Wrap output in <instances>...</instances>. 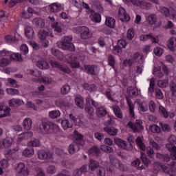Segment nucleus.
I'll use <instances>...</instances> for the list:
<instances>
[{
  "label": "nucleus",
  "mask_w": 176,
  "mask_h": 176,
  "mask_svg": "<svg viewBox=\"0 0 176 176\" xmlns=\"http://www.w3.org/2000/svg\"><path fill=\"white\" fill-rule=\"evenodd\" d=\"M72 42V37L65 36L63 37L62 41L59 43L58 46L60 49L63 50H69V52H75V45Z\"/></svg>",
  "instance_id": "1"
},
{
  "label": "nucleus",
  "mask_w": 176,
  "mask_h": 176,
  "mask_svg": "<svg viewBox=\"0 0 176 176\" xmlns=\"http://www.w3.org/2000/svg\"><path fill=\"white\" fill-rule=\"evenodd\" d=\"M109 160L110 164L113 167H115V168H118L120 170V171H122L123 173H126L129 171V168L126 165L123 164L120 160H119L116 157H115L113 155H109Z\"/></svg>",
  "instance_id": "2"
},
{
  "label": "nucleus",
  "mask_w": 176,
  "mask_h": 176,
  "mask_svg": "<svg viewBox=\"0 0 176 176\" xmlns=\"http://www.w3.org/2000/svg\"><path fill=\"white\" fill-rule=\"evenodd\" d=\"M11 61H23V58L21 57V54L16 53L12 54L10 56V59L6 58H3L0 59V67H8L10 65Z\"/></svg>",
  "instance_id": "3"
},
{
  "label": "nucleus",
  "mask_w": 176,
  "mask_h": 176,
  "mask_svg": "<svg viewBox=\"0 0 176 176\" xmlns=\"http://www.w3.org/2000/svg\"><path fill=\"white\" fill-rule=\"evenodd\" d=\"M86 102L88 104L91 103V105H93V107H95L96 116L100 119H101L102 118H104V116H105L107 115V113H108L107 109H105V107H98V104L96 103L94 100H93L90 98H87L86 100Z\"/></svg>",
  "instance_id": "4"
},
{
  "label": "nucleus",
  "mask_w": 176,
  "mask_h": 176,
  "mask_svg": "<svg viewBox=\"0 0 176 176\" xmlns=\"http://www.w3.org/2000/svg\"><path fill=\"white\" fill-rule=\"evenodd\" d=\"M53 130V123L49 121H42L39 124L38 131L41 134H49Z\"/></svg>",
  "instance_id": "5"
},
{
  "label": "nucleus",
  "mask_w": 176,
  "mask_h": 176,
  "mask_svg": "<svg viewBox=\"0 0 176 176\" xmlns=\"http://www.w3.org/2000/svg\"><path fill=\"white\" fill-rule=\"evenodd\" d=\"M127 126L131 129L134 133H141L144 130V126H142V120H136L135 123L129 122L127 124Z\"/></svg>",
  "instance_id": "6"
},
{
  "label": "nucleus",
  "mask_w": 176,
  "mask_h": 176,
  "mask_svg": "<svg viewBox=\"0 0 176 176\" xmlns=\"http://www.w3.org/2000/svg\"><path fill=\"white\" fill-rule=\"evenodd\" d=\"M77 31L80 32V36L82 39H89V38H91L90 30H89V28L86 26H79L77 28Z\"/></svg>",
  "instance_id": "7"
},
{
  "label": "nucleus",
  "mask_w": 176,
  "mask_h": 176,
  "mask_svg": "<svg viewBox=\"0 0 176 176\" xmlns=\"http://www.w3.org/2000/svg\"><path fill=\"white\" fill-rule=\"evenodd\" d=\"M73 142L76 144L78 146H83L85 144V140H83V135L78 132V131H74L73 136Z\"/></svg>",
  "instance_id": "8"
},
{
  "label": "nucleus",
  "mask_w": 176,
  "mask_h": 176,
  "mask_svg": "<svg viewBox=\"0 0 176 176\" xmlns=\"http://www.w3.org/2000/svg\"><path fill=\"white\" fill-rule=\"evenodd\" d=\"M67 62L72 67V68H79L80 65L78 60V56L76 54L69 55L67 58Z\"/></svg>",
  "instance_id": "9"
},
{
  "label": "nucleus",
  "mask_w": 176,
  "mask_h": 176,
  "mask_svg": "<svg viewBox=\"0 0 176 176\" xmlns=\"http://www.w3.org/2000/svg\"><path fill=\"white\" fill-rule=\"evenodd\" d=\"M38 157L40 160H50V159H53V153L49 151L40 150L38 152Z\"/></svg>",
  "instance_id": "10"
},
{
  "label": "nucleus",
  "mask_w": 176,
  "mask_h": 176,
  "mask_svg": "<svg viewBox=\"0 0 176 176\" xmlns=\"http://www.w3.org/2000/svg\"><path fill=\"white\" fill-rule=\"evenodd\" d=\"M16 170L17 171L18 176H27L29 174L28 169L23 162L18 164Z\"/></svg>",
  "instance_id": "11"
},
{
  "label": "nucleus",
  "mask_w": 176,
  "mask_h": 176,
  "mask_svg": "<svg viewBox=\"0 0 176 176\" xmlns=\"http://www.w3.org/2000/svg\"><path fill=\"white\" fill-rule=\"evenodd\" d=\"M118 17L121 21H130V15L126 12V10L122 7H120L118 10Z\"/></svg>",
  "instance_id": "12"
},
{
  "label": "nucleus",
  "mask_w": 176,
  "mask_h": 176,
  "mask_svg": "<svg viewBox=\"0 0 176 176\" xmlns=\"http://www.w3.org/2000/svg\"><path fill=\"white\" fill-rule=\"evenodd\" d=\"M175 136L174 135H171L169 138V142L166 144V148L170 152H173L176 149L175 146Z\"/></svg>",
  "instance_id": "13"
},
{
  "label": "nucleus",
  "mask_w": 176,
  "mask_h": 176,
  "mask_svg": "<svg viewBox=\"0 0 176 176\" xmlns=\"http://www.w3.org/2000/svg\"><path fill=\"white\" fill-rule=\"evenodd\" d=\"M8 105L11 108H19L21 105H24V101L19 98H12L8 100Z\"/></svg>",
  "instance_id": "14"
},
{
  "label": "nucleus",
  "mask_w": 176,
  "mask_h": 176,
  "mask_svg": "<svg viewBox=\"0 0 176 176\" xmlns=\"http://www.w3.org/2000/svg\"><path fill=\"white\" fill-rule=\"evenodd\" d=\"M13 140L7 138L0 140V149H8L12 146Z\"/></svg>",
  "instance_id": "15"
},
{
  "label": "nucleus",
  "mask_w": 176,
  "mask_h": 176,
  "mask_svg": "<svg viewBox=\"0 0 176 176\" xmlns=\"http://www.w3.org/2000/svg\"><path fill=\"white\" fill-rule=\"evenodd\" d=\"M50 64H51L52 67H53L54 68H58L60 71H62V72H64L65 74H69V72H70V71L68 69V68L61 65V64H60L59 63H58L56 61L51 60Z\"/></svg>",
  "instance_id": "16"
},
{
  "label": "nucleus",
  "mask_w": 176,
  "mask_h": 176,
  "mask_svg": "<svg viewBox=\"0 0 176 176\" xmlns=\"http://www.w3.org/2000/svg\"><path fill=\"white\" fill-rule=\"evenodd\" d=\"M103 130L105 133L109 134V135H111L112 137L118 135V133H119V130L118 129L112 126H105Z\"/></svg>",
  "instance_id": "17"
},
{
  "label": "nucleus",
  "mask_w": 176,
  "mask_h": 176,
  "mask_svg": "<svg viewBox=\"0 0 176 176\" xmlns=\"http://www.w3.org/2000/svg\"><path fill=\"white\" fill-rule=\"evenodd\" d=\"M51 13H57L60 10H63V6L58 3H53L49 6Z\"/></svg>",
  "instance_id": "18"
},
{
  "label": "nucleus",
  "mask_w": 176,
  "mask_h": 176,
  "mask_svg": "<svg viewBox=\"0 0 176 176\" xmlns=\"http://www.w3.org/2000/svg\"><path fill=\"white\" fill-rule=\"evenodd\" d=\"M88 167L90 171H96V170L100 167V162L93 159H90L88 163Z\"/></svg>",
  "instance_id": "19"
},
{
  "label": "nucleus",
  "mask_w": 176,
  "mask_h": 176,
  "mask_svg": "<svg viewBox=\"0 0 176 176\" xmlns=\"http://www.w3.org/2000/svg\"><path fill=\"white\" fill-rule=\"evenodd\" d=\"M148 39H151L152 43H157V41H156V38L153 37V36L151 34H142L140 36V40L143 42H146Z\"/></svg>",
  "instance_id": "20"
},
{
  "label": "nucleus",
  "mask_w": 176,
  "mask_h": 176,
  "mask_svg": "<svg viewBox=\"0 0 176 176\" xmlns=\"http://www.w3.org/2000/svg\"><path fill=\"white\" fill-rule=\"evenodd\" d=\"M76 105L80 108V109H83L85 108V99L80 95H77L75 98Z\"/></svg>",
  "instance_id": "21"
},
{
  "label": "nucleus",
  "mask_w": 176,
  "mask_h": 176,
  "mask_svg": "<svg viewBox=\"0 0 176 176\" xmlns=\"http://www.w3.org/2000/svg\"><path fill=\"white\" fill-rule=\"evenodd\" d=\"M155 157L159 159V160H162V162H165L166 163L171 160V157H170V155L168 154H162L157 153L155 154Z\"/></svg>",
  "instance_id": "22"
},
{
  "label": "nucleus",
  "mask_w": 176,
  "mask_h": 176,
  "mask_svg": "<svg viewBox=\"0 0 176 176\" xmlns=\"http://www.w3.org/2000/svg\"><path fill=\"white\" fill-rule=\"evenodd\" d=\"M85 109V112L88 113L89 119L94 120V108L91 107V106L89 104H86Z\"/></svg>",
  "instance_id": "23"
},
{
  "label": "nucleus",
  "mask_w": 176,
  "mask_h": 176,
  "mask_svg": "<svg viewBox=\"0 0 176 176\" xmlns=\"http://www.w3.org/2000/svg\"><path fill=\"white\" fill-rule=\"evenodd\" d=\"M36 67H38V68H39L40 69H49L50 68V65L49 63H47L46 62V60H38L36 63Z\"/></svg>",
  "instance_id": "24"
},
{
  "label": "nucleus",
  "mask_w": 176,
  "mask_h": 176,
  "mask_svg": "<svg viewBox=\"0 0 176 176\" xmlns=\"http://www.w3.org/2000/svg\"><path fill=\"white\" fill-rule=\"evenodd\" d=\"M32 23L36 27H38L39 28H43L45 27V19L42 18H35L32 20Z\"/></svg>",
  "instance_id": "25"
},
{
  "label": "nucleus",
  "mask_w": 176,
  "mask_h": 176,
  "mask_svg": "<svg viewBox=\"0 0 176 176\" xmlns=\"http://www.w3.org/2000/svg\"><path fill=\"white\" fill-rule=\"evenodd\" d=\"M55 105L56 107H59L60 108H63V107H65V108H68L69 107V102L64 99H59L55 102Z\"/></svg>",
  "instance_id": "26"
},
{
  "label": "nucleus",
  "mask_w": 176,
  "mask_h": 176,
  "mask_svg": "<svg viewBox=\"0 0 176 176\" xmlns=\"http://www.w3.org/2000/svg\"><path fill=\"white\" fill-rule=\"evenodd\" d=\"M146 21L150 25H153V24H156V21H157V16L155 14H151L146 18Z\"/></svg>",
  "instance_id": "27"
},
{
  "label": "nucleus",
  "mask_w": 176,
  "mask_h": 176,
  "mask_svg": "<svg viewBox=\"0 0 176 176\" xmlns=\"http://www.w3.org/2000/svg\"><path fill=\"white\" fill-rule=\"evenodd\" d=\"M34 29L31 26H26L25 28V35L29 39H32L34 38Z\"/></svg>",
  "instance_id": "28"
},
{
  "label": "nucleus",
  "mask_w": 176,
  "mask_h": 176,
  "mask_svg": "<svg viewBox=\"0 0 176 176\" xmlns=\"http://www.w3.org/2000/svg\"><path fill=\"white\" fill-rule=\"evenodd\" d=\"M85 70L87 71V74L90 75H97V72H96V66L94 65H87L85 66Z\"/></svg>",
  "instance_id": "29"
},
{
  "label": "nucleus",
  "mask_w": 176,
  "mask_h": 176,
  "mask_svg": "<svg viewBox=\"0 0 176 176\" xmlns=\"http://www.w3.org/2000/svg\"><path fill=\"white\" fill-rule=\"evenodd\" d=\"M167 46L170 50H172L173 52L174 49L176 47V38L175 37H171L168 41Z\"/></svg>",
  "instance_id": "30"
},
{
  "label": "nucleus",
  "mask_w": 176,
  "mask_h": 176,
  "mask_svg": "<svg viewBox=\"0 0 176 176\" xmlns=\"http://www.w3.org/2000/svg\"><path fill=\"white\" fill-rule=\"evenodd\" d=\"M23 126L25 130H31V129H32V120L25 118L23 122Z\"/></svg>",
  "instance_id": "31"
},
{
  "label": "nucleus",
  "mask_w": 176,
  "mask_h": 176,
  "mask_svg": "<svg viewBox=\"0 0 176 176\" xmlns=\"http://www.w3.org/2000/svg\"><path fill=\"white\" fill-rule=\"evenodd\" d=\"M38 36L40 41H45L49 36V32L42 29L38 32Z\"/></svg>",
  "instance_id": "32"
},
{
  "label": "nucleus",
  "mask_w": 176,
  "mask_h": 176,
  "mask_svg": "<svg viewBox=\"0 0 176 176\" xmlns=\"http://www.w3.org/2000/svg\"><path fill=\"white\" fill-rule=\"evenodd\" d=\"M105 24L109 28H115L116 21L112 17H107Z\"/></svg>",
  "instance_id": "33"
},
{
  "label": "nucleus",
  "mask_w": 176,
  "mask_h": 176,
  "mask_svg": "<svg viewBox=\"0 0 176 176\" xmlns=\"http://www.w3.org/2000/svg\"><path fill=\"white\" fill-rule=\"evenodd\" d=\"M113 112L117 118L119 119H123V113H122V110L118 105H114L113 107Z\"/></svg>",
  "instance_id": "34"
},
{
  "label": "nucleus",
  "mask_w": 176,
  "mask_h": 176,
  "mask_svg": "<svg viewBox=\"0 0 176 176\" xmlns=\"http://www.w3.org/2000/svg\"><path fill=\"white\" fill-rule=\"evenodd\" d=\"M88 153L89 155H91L92 156H96L98 157L100 153V148L95 146L89 150Z\"/></svg>",
  "instance_id": "35"
},
{
  "label": "nucleus",
  "mask_w": 176,
  "mask_h": 176,
  "mask_svg": "<svg viewBox=\"0 0 176 176\" xmlns=\"http://www.w3.org/2000/svg\"><path fill=\"white\" fill-rule=\"evenodd\" d=\"M34 148H26L25 150L23 151V155L25 156V157H32L34 156Z\"/></svg>",
  "instance_id": "36"
},
{
  "label": "nucleus",
  "mask_w": 176,
  "mask_h": 176,
  "mask_svg": "<svg viewBox=\"0 0 176 176\" xmlns=\"http://www.w3.org/2000/svg\"><path fill=\"white\" fill-rule=\"evenodd\" d=\"M91 20L95 23H100L101 21V14L98 13H92L89 16Z\"/></svg>",
  "instance_id": "37"
},
{
  "label": "nucleus",
  "mask_w": 176,
  "mask_h": 176,
  "mask_svg": "<svg viewBox=\"0 0 176 176\" xmlns=\"http://www.w3.org/2000/svg\"><path fill=\"white\" fill-rule=\"evenodd\" d=\"M69 90H71V87L68 84H65L60 88V94L67 96L69 93Z\"/></svg>",
  "instance_id": "38"
},
{
  "label": "nucleus",
  "mask_w": 176,
  "mask_h": 176,
  "mask_svg": "<svg viewBox=\"0 0 176 176\" xmlns=\"http://www.w3.org/2000/svg\"><path fill=\"white\" fill-rule=\"evenodd\" d=\"M159 113H160L161 116H163V118H165V119L168 118V112L167 111V109L164 108V107H159Z\"/></svg>",
  "instance_id": "39"
},
{
  "label": "nucleus",
  "mask_w": 176,
  "mask_h": 176,
  "mask_svg": "<svg viewBox=\"0 0 176 176\" xmlns=\"http://www.w3.org/2000/svg\"><path fill=\"white\" fill-rule=\"evenodd\" d=\"M100 149L105 153H113V148L109 146L102 144L100 146Z\"/></svg>",
  "instance_id": "40"
},
{
  "label": "nucleus",
  "mask_w": 176,
  "mask_h": 176,
  "mask_svg": "<svg viewBox=\"0 0 176 176\" xmlns=\"http://www.w3.org/2000/svg\"><path fill=\"white\" fill-rule=\"evenodd\" d=\"M82 87L85 90H88V91H94L97 89L94 84L89 85L88 83H84Z\"/></svg>",
  "instance_id": "41"
},
{
  "label": "nucleus",
  "mask_w": 176,
  "mask_h": 176,
  "mask_svg": "<svg viewBox=\"0 0 176 176\" xmlns=\"http://www.w3.org/2000/svg\"><path fill=\"white\" fill-rule=\"evenodd\" d=\"M157 85L159 87H161V89H166V87L168 86V79L160 80Z\"/></svg>",
  "instance_id": "42"
},
{
  "label": "nucleus",
  "mask_w": 176,
  "mask_h": 176,
  "mask_svg": "<svg viewBox=\"0 0 176 176\" xmlns=\"http://www.w3.org/2000/svg\"><path fill=\"white\" fill-rule=\"evenodd\" d=\"M136 144L138 146H139L140 149L142 151H145V144L142 142V139H141V137H138L136 138Z\"/></svg>",
  "instance_id": "43"
},
{
  "label": "nucleus",
  "mask_w": 176,
  "mask_h": 176,
  "mask_svg": "<svg viewBox=\"0 0 176 176\" xmlns=\"http://www.w3.org/2000/svg\"><path fill=\"white\" fill-rule=\"evenodd\" d=\"M61 164L65 168H72L74 167V163L69 160H63L61 162Z\"/></svg>",
  "instance_id": "44"
},
{
  "label": "nucleus",
  "mask_w": 176,
  "mask_h": 176,
  "mask_svg": "<svg viewBox=\"0 0 176 176\" xmlns=\"http://www.w3.org/2000/svg\"><path fill=\"white\" fill-rule=\"evenodd\" d=\"M28 146L30 148L32 146H39L41 145V142L38 139H34L28 142Z\"/></svg>",
  "instance_id": "45"
},
{
  "label": "nucleus",
  "mask_w": 176,
  "mask_h": 176,
  "mask_svg": "<svg viewBox=\"0 0 176 176\" xmlns=\"http://www.w3.org/2000/svg\"><path fill=\"white\" fill-rule=\"evenodd\" d=\"M113 141H114L116 145H118V146H119V148H122L124 144L126 142V141H124L122 139H120L119 138H114Z\"/></svg>",
  "instance_id": "46"
},
{
  "label": "nucleus",
  "mask_w": 176,
  "mask_h": 176,
  "mask_svg": "<svg viewBox=\"0 0 176 176\" xmlns=\"http://www.w3.org/2000/svg\"><path fill=\"white\" fill-rule=\"evenodd\" d=\"M61 126L64 130H67V129H71L72 127V124H70L68 120H64L61 122Z\"/></svg>",
  "instance_id": "47"
},
{
  "label": "nucleus",
  "mask_w": 176,
  "mask_h": 176,
  "mask_svg": "<svg viewBox=\"0 0 176 176\" xmlns=\"http://www.w3.org/2000/svg\"><path fill=\"white\" fill-rule=\"evenodd\" d=\"M127 104L129 107V112L132 116H134V106L133 105V102L131 99L126 98Z\"/></svg>",
  "instance_id": "48"
},
{
  "label": "nucleus",
  "mask_w": 176,
  "mask_h": 176,
  "mask_svg": "<svg viewBox=\"0 0 176 176\" xmlns=\"http://www.w3.org/2000/svg\"><path fill=\"white\" fill-rule=\"evenodd\" d=\"M126 93L130 96H138V89L137 88H128Z\"/></svg>",
  "instance_id": "49"
},
{
  "label": "nucleus",
  "mask_w": 176,
  "mask_h": 176,
  "mask_svg": "<svg viewBox=\"0 0 176 176\" xmlns=\"http://www.w3.org/2000/svg\"><path fill=\"white\" fill-rule=\"evenodd\" d=\"M160 12L166 16V17L170 16V10L168 8L162 6L160 8Z\"/></svg>",
  "instance_id": "50"
},
{
  "label": "nucleus",
  "mask_w": 176,
  "mask_h": 176,
  "mask_svg": "<svg viewBox=\"0 0 176 176\" xmlns=\"http://www.w3.org/2000/svg\"><path fill=\"white\" fill-rule=\"evenodd\" d=\"M121 148L124 149V151H127L128 152H131V151H133V144H131V143H127L125 142Z\"/></svg>",
  "instance_id": "51"
},
{
  "label": "nucleus",
  "mask_w": 176,
  "mask_h": 176,
  "mask_svg": "<svg viewBox=\"0 0 176 176\" xmlns=\"http://www.w3.org/2000/svg\"><path fill=\"white\" fill-rule=\"evenodd\" d=\"M60 111H58V110L51 111L49 113V116H50V117L52 118V119H56L58 116H60Z\"/></svg>",
  "instance_id": "52"
},
{
  "label": "nucleus",
  "mask_w": 176,
  "mask_h": 176,
  "mask_svg": "<svg viewBox=\"0 0 176 176\" xmlns=\"http://www.w3.org/2000/svg\"><path fill=\"white\" fill-rule=\"evenodd\" d=\"M160 124L162 131H164L165 133H168V131H171V128L170 127V125L164 124L163 122H160Z\"/></svg>",
  "instance_id": "53"
},
{
  "label": "nucleus",
  "mask_w": 176,
  "mask_h": 176,
  "mask_svg": "<svg viewBox=\"0 0 176 176\" xmlns=\"http://www.w3.org/2000/svg\"><path fill=\"white\" fill-rule=\"evenodd\" d=\"M155 164L157 165V167H160L162 170H163L164 173H166V174H168V173H170V169L166 166L160 162H156Z\"/></svg>",
  "instance_id": "54"
},
{
  "label": "nucleus",
  "mask_w": 176,
  "mask_h": 176,
  "mask_svg": "<svg viewBox=\"0 0 176 176\" xmlns=\"http://www.w3.org/2000/svg\"><path fill=\"white\" fill-rule=\"evenodd\" d=\"M6 93L10 96H15L16 94H20V91L16 89L8 88L6 89Z\"/></svg>",
  "instance_id": "55"
},
{
  "label": "nucleus",
  "mask_w": 176,
  "mask_h": 176,
  "mask_svg": "<svg viewBox=\"0 0 176 176\" xmlns=\"http://www.w3.org/2000/svg\"><path fill=\"white\" fill-rule=\"evenodd\" d=\"M155 97L158 100H163V98H164L163 92H162V90H160V89H155Z\"/></svg>",
  "instance_id": "56"
},
{
  "label": "nucleus",
  "mask_w": 176,
  "mask_h": 176,
  "mask_svg": "<svg viewBox=\"0 0 176 176\" xmlns=\"http://www.w3.org/2000/svg\"><path fill=\"white\" fill-rule=\"evenodd\" d=\"M150 145L155 149V151H160V146L155 142L153 139L149 140Z\"/></svg>",
  "instance_id": "57"
},
{
  "label": "nucleus",
  "mask_w": 176,
  "mask_h": 176,
  "mask_svg": "<svg viewBox=\"0 0 176 176\" xmlns=\"http://www.w3.org/2000/svg\"><path fill=\"white\" fill-rule=\"evenodd\" d=\"M40 82H42L45 85H50L52 83V78L50 77H42L40 78Z\"/></svg>",
  "instance_id": "58"
},
{
  "label": "nucleus",
  "mask_w": 176,
  "mask_h": 176,
  "mask_svg": "<svg viewBox=\"0 0 176 176\" xmlns=\"http://www.w3.org/2000/svg\"><path fill=\"white\" fill-rule=\"evenodd\" d=\"M52 28L54 29L56 32H63V28L58 25V23L55 22L54 24L52 25Z\"/></svg>",
  "instance_id": "59"
},
{
  "label": "nucleus",
  "mask_w": 176,
  "mask_h": 176,
  "mask_svg": "<svg viewBox=\"0 0 176 176\" xmlns=\"http://www.w3.org/2000/svg\"><path fill=\"white\" fill-rule=\"evenodd\" d=\"M149 93H153L155 91V78H152L150 80V87H148Z\"/></svg>",
  "instance_id": "60"
},
{
  "label": "nucleus",
  "mask_w": 176,
  "mask_h": 176,
  "mask_svg": "<svg viewBox=\"0 0 176 176\" xmlns=\"http://www.w3.org/2000/svg\"><path fill=\"white\" fill-rule=\"evenodd\" d=\"M170 89L173 96H175L176 93V83L174 81H170Z\"/></svg>",
  "instance_id": "61"
},
{
  "label": "nucleus",
  "mask_w": 176,
  "mask_h": 176,
  "mask_svg": "<svg viewBox=\"0 0 176 176\" xmlns=\"http://www.w3.org/2000/svg\"><path fill=\"white\" fill-rule=\"evenodd\" d=\"M154 54L155 56H158V57H160L163 54V49H162L160 47H157L153 50Z\"/></svg>",
  "instance_id": "62"
},
{
  "label": "nucleus",
  "mask_w": 176,
  "mask_h": 176,
  "mask_svg": "<svg viewBox=\"0 0 176 176\" xmlns=\"http://www.w3.org/2000/svg\"><path fill=\"white\" fill-rule=\"evenodd\" d=\"M151 131H152V133H160L161 129L159 127V126L154 124V125H151L149 127Z\"/></svg>",
  "instance_id": "63"
},
{
  "label": "nucleus",
  "mask_w": 176,
  "mask_h": 176,
  "mask_svg": "<svg viewBox=\"0 0 176 176\" xmlns=\"http://www.w3.org/2000/svg\"><path fill=\"white\" fill-rule=\"evenodd\" d=\"M97 176H105V169L104 168L100 167L96 172Z\"/></svg>",
  "instance_id": "64"
}]
</instances>
